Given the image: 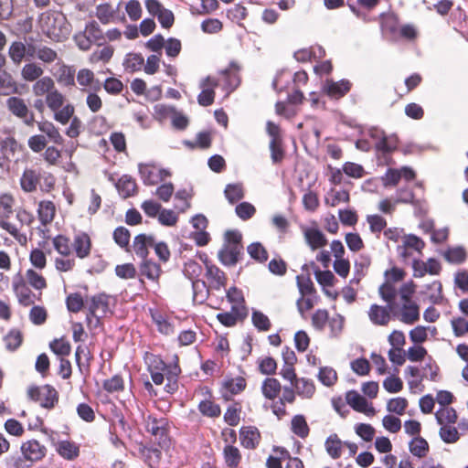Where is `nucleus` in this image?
I'll return each mask as SVG.
<instances>
[{
  "label": "nucleus",
  "mask_w": 468,
  "mask_h": 468,
  "mask_svg": "<svg viewBox=\"0 0 468 468\" xmlns=\"http://www.w3.org/2000/svg\"><path fill=\"white\" fill-rule=\"evenodd\" d=\"M145 430L149 432L161 447L169 444V421L166 418L156 417L150 414L146 417Z\"/></svg>",
  "instance_id": "f257e3e1"
},
{
  "label": "nucleus",
  "mask_w": 468,
  "mask_h": 468,
  "mask_svg": "<svg viewBox=\"0 0 468 468\" xmlns=\"http://www.w3.org/2000/svg\"><path fill=\"white\" fill-rule=\"evenodd\" d=\"M30 399L39 401L40 406L45 409H52L58 400L57 390L50 385L43 387H30L27 390Z\"/></svg>",
  "instance_id": "f03ea898"
},
{
  "label": "nucleus",
  "mask_w": 468,
  "mask_h": 468,
  "mask_svg": "<svg viewBox=\"0 0 468 468\" xmlns=\"http://www.w3.org/2000/svg\"><path fill=\"white\" fill-rule=\"evenodd\" d=\"M6 106L15 116L20 118L27 125H33L35 122L34 113L29 111L23 99L9 97L6 100Z\"/></svg>",
  "instance_id": "7ed1b4c3"
},
{
  "label": "nucleus",
  "mask_w": 468,
  "mask_h": 468,
  "mask_svg": "<svg viewBox=\"0 0 468 468\" xmlns=\"http://www.w3.org/2000/svg\"><path fill=\"white\" fill-rule=\"evenodd\" d=\"M109 299L110 296L104 292L98 293L90 298L88 314L86 315V322L88 326H91V316H95V313H97L99 310L101 311V316L106 315V314L110 311Z\"/></svg>",
  "instance_id": "20e7f679"
},
{
  "label": "nucleus",
  "mask_w": 468,
  "mask_h": 468,
  "mask_svg": "<svg viewBox=\"0 0 468 468\" xmlns=\"http://www.w3.org/2000/svg\"><path fill=\"white\" fill-rule=\"evenodd\" d=\"M352 83L346 79L339 81L326 79L322 86L323 91L330 98L339 99L344 97L351 90Z\"/></svg>",
  "instance_id": "39448f33"
},
{
  "label": "nucleus",
  "mask_w": 468,
  "mask_h": 468,
  "mask_svg": "<svg viewBox=\"0 0 468 468\" xmlns=\"http://www.w3.org/2000/svg\"><path fill=\"white\" fill-rule=\"evenodd\" d=\"M13 290L20 304L28 306L34 303L35 294L27 286L23 277L17 274L13 281Z\"/></svg>",
  "instance_id": "423d86ee"
},
{
  "label": "nucleus",
  "mask_w": 468,
  "mask_h": 468,
  "mask_svg": "<svg viewBox=\"0 0 468 468\" xmlns=\"http://www.w3.org/2000/svg\"><path fill=\"white\" fill-rule=\"evenodd\" d=\"M346 400L356 411L367 415H373L375 413V409L369 406L367 400L356 390L347 391Z\"/></svg>",
  "instance_id": "0eeeda50"
},
{
  "label": "nucleus",
  "mask_w": 468,
  "mask_h": 468,
  "mask_svg": "<svg viewBox=\"0 0 468 468\" xmlns=\"http://www.w3.org/2000/svg\"><path fill=\"white\" fill-rule=\"evenodd\" d=\"M239 69V66L231 61L229 68L221 71L225 77L224 90L228 94L234 91L240 84Z\"/></svg>",
  "instance_id": "6e6552de"
},
{
  "label": "nucleus",
  "mask_w": 468,
  "mask_h": 468,
  "mask_svg": "<svg viewBox=\"0 0 468 468\" xmlns=\"http://www.w3.org/2000/svg\"><path fill=\"white\" fill-rule=\"evenodd\" d=\"M239 441L246 449H255L261 441V433L254 426H243L239 430Z\"/></svg>",
  "instance_id": "1a4fd4ad"
},
{
  "label": "nucleus",
  "mask_w": 468,
  "mask_h": 468,
  "mask_svg": "<svg viewBox=\"0 0 468 468\" xmlns=\"http://www.w3.org/2000/svg\"><path fill=\"white\" fill-rule=\"evenodd\" d=\"M243 246H226L218 251V260L225 266H234L239 261L242 253Z\"/></svg>",
  "instance_id": "9d476101"
},
{
  "label": "nucleus",
  "mask_w": 468,
  "mask_h": 468,
  "mask_svg": "<svg viewBox=\"0 0 468 468\" xmlns=\"http://www.w3.org/2000/svg\"><path fill=\"white\" fill-rule=\"evenodd\" d=\"M21 451L27 460L37 462L46 455V447L32 440L22 444Z\"/></svg>",
  "instance_id": "9b49d317"
},
{
  "label": "nucleus",
  "mask_w": 468,
  "mask_h": 468,
  "mask_svg": "<svg viewBox=\"0 0 468 468\" xmlns=\"http://www.w3.org/2000/svg\"><path fill=\"white\" fill-rule=\"evenodd\" d=\"M56 452L64 459L72 461L76 459L80 454V447L77 443L62 440L55 442L53 441Z\"/></svg>",
  "instance_id": "f8f14e48"
},
{
  "label": "nucleus",
  "mask_w": 468,
  "mask_h": 468,
  "mask_svg": "<svg viewBox=\"0 0 468 468\" xmlns=\"http://www.w3.org/2000/svg\"><path fill=\"white\" fill-rule=\"evenodd\" d=\"M373 138H379L376 143V149L383 154H390L397 149L398 140L396 137L388 138L382 131L375 129L370 132Z\"/></svg>",
  "instance_id": "ddd939ff"
},
{
  "label": "nucleus",
  "mask_w": 468,
  "mask_h": 468,
  "mask_svg": "<svg viewBox=\"0 0 468 468\" xmlns=\"http://www.w3.org/2000/svg\"><path fill=\"white\" fill-rule=\"evenodd\" d=\"M303 235L306 243L312 250L323 248L327 244L324 234L317 228H305Z\"/></svg>",
  "instance_id": "4468645a"
},
{
  "label": "nucleus",
  "mask_w": 468,
  "mask_h": 468,
  "mask_svg": "<svg viewBox=\"0 0 468 468\" xmlns=\"http://www.w3.org/2000/svg\"><path fill=\"white\" fill-rule=\"evenodd\" d=\"M154 246V236L146 234H138L133 239V250L135 254L142 260L148 257V247Z\"/></svg>",
  "instance_id": "2eb2a0df"
},
{
  "label": "nucleus",
  "mask_w": 468,
  "mask_h": 468,
  "mask_svg": "<svg viewBox=\"0 0 468 468\" xmlns=\"http://www.w3.org/2000/svg\"><path fill=\"white\" fill-rule=\"evenodd\" d=\"M246 315L247 311L244 306L240 308L237 305H232L230 313H219L217 314V319L223 325L230 327L236 324L238 318L243 319Z\"/></svg>",
  "instance_id": "dca6fc26"
},
{
  "label": "nucleus",
  "mask_w": 468,
  "mask_h": 468,
  "mask_svg": "<svg viewBox=\"0 0 468 468\" xmlns=\"http://www.w3.org/2000/svg\"><path fill=\"white\" fill-rule=\"evenodd\" d=\"M16 149L17 143L14 138L6 137L0 141V166L15 157Z\"/></svg>",
  "instance_id": "f3484780"
},
{
  "label": "nucleus",
  "mask_w": 468,
  "mask_h": 468,
  "mask_svg": "<svg viewBox=\"0 0 468 468\" xmlns=\"http://www.w3.org/2000/svg\"><path fill=\"white\" fill-rule=\"evenodd\" d=\"M390 310L388 307L372 304L368 311L370 321L374 324L387 325L390 320Z\"/></svg>",
  "instance_id": "a211bd4d"
},
{
  "label": "nucleus",
  "mask_w": 468,
  "mask_h": 468,
  "mask_svg": "<svg viewBox=\"0 0 468 468\" xmlns=\"http://www.w3.org/2000/svg\"><path fill=\"white\" fill-rule=\"evenodd\" d=\"M73 247L76 255L84 259L90 253L91 242L89 235L85 232H80L74 237Z\"/></svg>",
  "instance_id": "6ab92c4d"
},
{
  "label": "nucleus",
  "mask_w": 468,
  "mask_h": 468,
  "mask_svg": "<svg viewBox=\"0 0 468 468\" xmlns=\"http://www.w3.org/2000/svg\"><path fill=\"white\" fill-rule=\"evenodd\" d=\"M206 271V276L209 280L213 289L219 290L221 287L226 286V274L218 266L214 264L207 266Z\"/></svg>",
  "instance_id": "aec40b11"
},
{
  "label": "nucleus",
  "mask_w": 468,
  "mask_h": 468,
  "mask_svg": "<svg viewBox=\"0 0 468 468\" xmlns=\"http://www.w3.org/2000/svg\"><path fill=\"white\" fill-rule=\"evenodd\" d=\"M115 186L123 198L133 197L136 194L137 185L131 176L123 175Z\"/></svg>",
  "instance_id": "412c9836"
},
{
  "label": "nucleus",
  "mask_w": 468,
  "mask_h": 468,
  "mask_svg": "<svg viewBox=\"0 0 468 468\" xmlns=\"http://www.w3.org/2000/svg\"><path fill=\"white\" fill-rule=\"evenodd\" d=\"M40 170L26 169L21 176L20 185L24 191L33 192L39 183Z\"/></svg>",
  "instance_id": "4be33fe9"
},
{
  "label": "nucleus",
  "mask_w": 468,
  "mask_h": 468,
  "mask_svg": "<svg viewBox=\"0 0 468 468\" xmlns=\"http://www.w3.org/2000/svg\"><path fill=\"white\" fill-rule=\"evenodd\" d=\"M420 319L419 306L415 303H404L399 320L406 324H413Z\"/></svg>",
  "instance_id": "5701e85b"
},
{
  "label": "nucleus",
  "mask_w": 468,
  "mask_h": 468,
  "mask_svg": "<svg viewBox=\"0 0 468 468\" xmlns=\"http://www.w3.org/2000/svg\"><path fill=\"white\" fill-rule=\"evenodd\" d=\"M8 56L14 65L19 66L26 60V43L20 40L13 41L8 48Z\"/></svg>",
  "instance_id": "b1692460"
},
{
  "label": "nucleus",
  "mask_w": 468,
  "mask_h": 468,
  "mask_svg": "<svg viewBox=\"0 0 468 468\" xmlns=\"http://www.w3.org/2000/svg\"><path fill=\"white\" fill-rule=\"evenodd\" d=\"M344 442L336 433L329 435L324 442V447L328 455L333 459H338L342 455V446Z\"/></svg>",
  "instance_id": "393cba45"
},
{
  "label": "nucleus",
  "mask_w": 468,
  "mask_h": 468,
  "mask_svg": "<svg viewBox=\"0 0 468 468\" xmlns=\"http://www.w3.org/2000/svg\"><path fill=\"white\" fill-rule=\"evenodd\" d=\"M44 73L40 65L36 62L26 63L21 69V77L25 81L33 82L39 79Z\"/></svg>",
  "instance_id": "a878e982"
},
{
  "label": "nucleus",
  "mask_w": 468,
  "mask_h": 468,
  "mask_svg": "<svg viewBox=\"0 0 468 468\" xmlns=\"http://www.w3.org/2000/svg\"><path fill=\"white\" fill-rule=\"evenodd\" d=\"M171 368L161 359H155L154 364L149 367L151 378L155 385H161L164 382L165 374L166 375Z\"/></svg>",
  "instance_id": "bb28decb"
},
{
  "label": "nucleus",
  "mask_w": 468,
  "mask_h": 468,
  "mask_svg": "<svg viewBox=\"0 0 468 468\" xmlns=\"http://www.w3.org/2000/svg\"><path fill=\"white\" fill-rule=\"evenodd\" d=\"M379 294L381 298L388 303L387 307L390 310L393 316H397L396 308L397 304L394 302L397 292L393 285L389 283H384L379 287Z\"/></svg>",
  "instance_id": "cd10ccee"
},
{
  "label": "nucleus",
  "mask_w": 468,
  "mask_h": 468,
  "mask_svg": "<svg viewBox=\"0 0 468 468\" xmlns=\"http://www.w3.org/2000/svg\"><path fill=\"white\" fill-rule=\"evenodd\" d=\"M139 174L144 185L153 186L160 181V175H157L154 165L140 164Z\"/></svg>",
  "instance_id": "c85d7f7f"
},
{
  "label": "nucleus",
  "mask_w": 468,
  "mask_h": 468,
  "mask_svg": "<svg viewBox=\"0 0 468 468\" xmlns=\"http://www.w3.org/2000/svg\"><path fill=\"white\" fill-rule=\"evenodd\" d=\"M292 385L302 398L310 399L315 392L314 381L305 378H297Z\"/></svg>",
  "instance_id": "c756f323"
},
{
  "label": "nucleus",
  "mask_w": 468,
  "mask_h": 468,
  "mask_svg": "<svg viewBox=\"0 0 468 468\" xmlns=\"http://www.w3.org/2000/svg\"><path fill=\"white\" fill-rule=\"evenodd\" d=\"M139 269L141 275L145 276L147 279L152 281L158 280L162 271L158 263L151 260H147V258L143 260Z\"/></svg>",
  "instance_id": "7c9ffc66"
},
{
  "label": "nucleus",
  "mask_w": 468,
  "mask_h": 468,
  "mask_svg": "<svg viewBox=\"0 0 468 468\" xmlns=\"http://www.w3.org/2000/svg\"><path fill=\"white\" fill-rule=\"evenodd\" d=\"M55 205L52 201H41L38 205V218L42 225L52 222L55 217Z\"/></svg>",
  "instance_id": "2f4dec72"
},
{
  "label": "nucleus",
  "mask_w": 468,
  "mask_h": 468,
  "mask_svg": "<svg viewBox=\"0 0 468 468\" xmlns=\"http://www.w3.org/2000/svg\"><path fill=\"white\" fill-rule=\"evenodd\" d=\"M121 3L118 4L117 7L114 9L108 3H103L96 7V16L100 20V22L103 25L109 24L112 19L114 17L117 10L119 9Z\"/></svg>",
  "instance_id": "473e14b6"
},
{
  "label": "nucleus",
  "mask_w": 468,
  "mask_h": 468,
  "mask_svg": "<svg viewBox=\"0 0 468 468\" xmlns=\"http://www.w3.org/2000/svg\"><path fill=\"white\" fill-rule=\"evenodd\" d=\"M38 129L40 132L47 134L51 142L56 144L61 145L64 143V139L58 132V129L50 122H38Z\"/></svg>",
  "instance_id": "72a5a7b5"
},
{
  "label": "nucleus",
  "mask_w": 468,
  "mask_h": 468,
  "mask_svg": "<svg viewBox=\"0 0 468 468\" xmlns=\"http://www.w3.org/2000/svg\"><path fill=\"white\" fill-rule=\"evenodd\" d=\"M282 386L278 379L268 378L261 386L262 394L268 399H274L280 393Z\"/></svg>",
  "instance_id": "f704fd0d"
},
{
  "label": "nucleus",
  "mask_w": 468,
  "mask_h": 468,
  "mask_svg": "<svg viewBox=\"0 0 468 468\" xmlns=\"http://www.w3.org/2000/svg\"><path fill=\"white\" fill-rule=\"evenodd\" d=\"M55 84L53 80L48 77H40L35 82L32 87L33 93L36 96H43L44 94L49 93L52 90H54Z\"/></svg>",
  "instance_id": "c9c22d12"
},
{
  "label": "nucleus",
  "mask_w": 468,
  "mask_h": 468,
  "mask_svg": "<svg viewBox=\"0 0 468 468\" xmlns=\"http://www.w3.org/2000/svg\"><path fill=\"white\" fill-rule=\"evenodd\" d=\"M292 431L302 439L309 435L310 429L303 415H295L292 419Z\"/></svg>",
  "instance_id": "e433bc0d"
},
{
  "label": "nucleus",
  "mask_w": 468,
  "mask_h": 468,
  "mask_svg": "<svg viewBox=\"0 0 468 468\" xmlns=\"http://www.w3.org/2000/svg\"><path fill=\"white\" fill-rule=\"evenodd\" d=\"M224 194L230 204H235L244 197L242 184H228L225 187Z\"/></svg>",
  "instance_id": "4c0bfd02"
},
{
  "label": "nucleus",
  "mask_w": 468,
  "mask_h": 468,
  "mask_svg": "<svg viewBox=\"0 0 468 468\" xmlns=\"http://www.w3.org/2000/svg\"><path fill=\"white\" fill-rule=\"evenodd\" d=\"M409 446L410 452L419 458L426 456L429 452V444L427 441L420 436L414 437L410 441Z\"/></svg>",
  "instance_id": "58836bf2"
},
{
  "label": "nucleus",
  "mask_w": 468,
  "mask_h": 468,
  "mask_svg": "<svg viewBox=\"0 0 468 468\" xmlns=\"http://www.w3.org/2000/svg\"><path fill=\"white\" fill-rule=\"evenodd\" d=\"M421 371L422 374L420 376V380L424 378H428L433 382L439 380L440 367L431 356H429L428 361L422 367Z\"/></svg>",
  "instance_id": "ea45409f"
},
{
  "label": "nucleus",
  "mask_w": 468,
  "mask_h": 468,
  "mask_svg": "<svg viewBox=\"0 0 468 468\" xmlns=\"http://www.w3.org/2000/svg\"><path fill=\"white\" fill-rule=\"evenodd\" d=\"M247 251L253 260L260 263H264L268 261V251L261 242H252L247 247Z\"/></svg>",
  "instance_id": "a19ab883"
},
{
  "label": "nucleus",
  "mask_w": 468,
  "mask_h": 468,
  "mask_svg": "<svg viewBox=\"0 0 468 468\" xmlns=\"http://www.w3.org/2000/svg\"><path fill=\"white\" fill-rule=\"evenodd\" d=\"M84 33L99 46L102 45L104 42L103 32L96 21L89 22L86 25Z\"/></svg>",
  "instance_id": "79ce46f5"
},
{
  "label": "nucleus",
  "mask_w": 468,
  "mask_h": 468,
  "mask_svg": "<svg viewBox=\"0 0 468 468\" xmlns=\"http://www.w3.org/2000/svg\"><path fill=\"white\" fill-rule=\"evenodd\" d=\"M198 410L202 415L209 418H217L221 414L219 405L209 399L201 400L198 404Z\"/></svg>",
  "instance_id": "37998d69"
},
{
  "label": "nucleus",
  "mask_w": 468,
  "mask_h": 468,
  "mask_svg": "<svg viewBox=\"0 0 468 468\" xmlns=\"http://www.w3.org/2000/svg\"><path fill=\"white\" fill-rule=\"evenodd\" d=\"M144 64V58L141 54L129 53L123 62V66L126 70L130 72H135L141 69Z\"/></svg>",
  "instance_id": "c03bdc74"
},
{
  "label": "nucleus",
  "mask_w": 468,
  "mask_h": 468,
  "mask_svg": "<svg viewBox=\"0 0 468 468\" xmlns=\"http://www.w3.org/2000/svg\"><path fill=\"white\" fill-rule=\"evenodd\" d=\"M223 453H224L226 464L229 467H230V468L237 467L239 465V463H240L241 455L237 447L232 446V445H227L224 448Z\"/></svg>",
  "instance_id": "a18cd8bd"
},
{
  "label": "nucleus",
  "mask_w": 468,
  "mask_h": 468,
  "mask_svg": "<svg viewBox=\"0 0 468 468\" xmlns=\"http://www.w3.org/2000/svg\"><path fill=\"white\" fill-rule=\"evenodd\" d=\"M317 378L323 385L331 387L336 382L337 374L333 367H320Z\"/></svg>",
  "instance_id": "49530a36"
},
{
  "label": "nucleus",
  "mask_w": 468,
  "mask_h": 468,
  "mask_svg": "<svg viewBox=\"0 0 468 468\" xmlns=\"http://www.w3.org/2000/svg\"><path fill=\"white\" fill-rule=\"evenodd\" d=\"M23 336L19 330H11L5 337V347L9 351L16 350L22 344Z\"/></svg>",
  "instance_id": "de8ad7c7"
},
{
  "label": "nucleus",
  "mask_w": 468,
  "mask_h": 468,
  "mask_svg": "<svg viewBox=\"0 0 468 468\" xmlns=\"http://www.w3.org/2000/svg\"><path fill=\"white\" fill-rule=\"evenodd\" d=\"M445 260L451 263L460 264L466 259V252L463 247L448 249L443 254Z\"/></svg>",
  "instance_id": "09e8293b"
},
{
  "label": "nucleus",
  "mask_w": 468,
  "mask_h": 468,
  "mask_svg": "<svg viewBox=\"0 0 468 468\" xmlns=\"http://www.w3.org/2000/svg\"><path fill=\"white\" fill-rule=\"evenodd\" d=\"M435 417L440 425H443L445 422L453 424L457 421V413L453 408L444 407L436 412Z\"/></svg>",
  "instance_id": "8fccbe9b"
},
{
  "label": "nucleus",
  "mask_w": 468,
  "mask_h": 468,
  "mask_svg": "<svg viewBox=\"0 0 468 468\" xmlns=\"http://www.w3.org/2000/svg\"><path fill=\"white\" fill-rule=\"evenodd\" d=\"M251 321L253 325L259 331H268L271 329V323L269 317L261 311H253L251 314Z\"/></svg>",
  "instance_id": "3c124183"
},
{
  "label": "nucleus",
  "mask_w": 468,
  "mask_h": 468,
  "mask_svg": "<svg viewBox=\"0 0 468 468\" xmlns=\"http://www.w3.org/2000/svg\"><path fill=\"white\" fill-rule=\"evenodd\" d=\"M49 348L53 353L58 356H67L71 352V346L69 341L60 339H54L49 343Z\"/></svg>",
  "instance_id": "603ef678"
},
{
  "label": "nucleus",
  "mask_w": 468,
  "mask_h": 468,
  "mask_svg": "<svg viewBox=\"0 0 468 468\" xmlns=\"http://www.w3.org/2000/svg\"><path fill=\"white\" fill-rule=\"evenodd\" d=\"M408 407V400L405 398L398 397L390 399L387 403V410L398 415L404 414Z\"/></svg>",
  "instance_id": "864d4df0"
},
{
  "label": "nucleus",
  "mask_w": 468,
  "mask_h": 468,
  "mask_svg": "<svg viewBox=\"0 0 468 468\" xmlns=\"http://www.w3.org/2000/svg\"><path fill=\"white\" fill-rule=\"evenodd\" d=\"M112 238L117 245L122 249H127L131 234L128 229L120 226L114 229Z\"/></svg>",
  "instance_id": "5fc2aeb1"
},
{
  "label": "nucleus",
  "mask_w": 468,
  "mask_h": 468,
  "mask_svg": "<svg viewBox=\"0 0 468 468\" xmlns=\"http://www.w3.org/2000/svg\"><path fill=\"white\" fill-rule=\"evenodd\" d=\"M46 103L51 111L56 112L63 106L64 96L58 90H52L46 96Z\"/></svg>",
  "instance_id": "6e6d98bb"
},
{
  "label": "nucleus",
  "mask_w": 468,
  "mask_h": 468,
  "mask_svg": "<svg viewBox=\"0 0 468 468\" xmlns=\"http://www.w3.org/2000/svg\"><path fill=\"white\" fill-rule=\"evenodd\" d=\"M271 158L273 164L281 163L284 158L282 139H271L270 142Z\"/></svg>",
  "instance_id": "4d7b16f0"
},
{
  "label": "nucleus",
  "mask_w": 468,
  "mask_h": 468,
  "mask_svg": "<svg viewBox=\"0 0 468 468\" xmlns=\"http://www.w3.org/2000/svg\"><path fill=\"white\" fill-rule=\"evenodd\" d=\"M206 282L202 280L196 279L192 281L193 300L195 302L203 303L207 297V290H206Z\"/></svg>",
  "instance_id": "13d9d810"
},
{
  "label": "nucleus",
  "mask_w": 468,
  "mask_h": 468,
  "mask_svg": "<svg viewBox=\"0 0 468 468\" xmlns=\"http://www.w3.org/2000/svg\"><path fill=\"white\" fill-rule=\"evenodd\" d=\"M328 320L329 314L325 309H318L312 315V324L318 331L324 330Z\"/></svg>",
  "instance_id": "bf43d9fd"
},
{
  "label": "nucleus",
  "mask_w": 468,
  "mask_h": 468,
  "mask_svg": "<svg viewBox=\"0 0 468 468\" xmlns=\"http://www.w3.org/2000/svg\"><path fill=\"white\" fill-rule=\"evenodd\" d=\"M66 305L69 312L76 314L83 308L84 301L79 292H74L67 296Z\"/></svg>",
  "instance_id": "052dcab7"
},
{
  "label": "nucleus",
  "mask_w": 468,
  "mask_h": 468,
  "mask_svg": "<svg viewBox=\"0 0 468 468\" xmlns=\"http://www.w3.org/2000/svg\"><path fill=\"white\" fill-rule=\"evenodd\" d=\"M142 454L144 458L145 463L150 468H154L158 464L161 458V451L157 448H146L142 450Z\"/></svg>",
  "instance_id": "680f3d73"
},
{
  "label": "nucleus",
  "mask_w": 468,
  "mask_h": 468,
  "mask_svg": "<svg viewBox=\"0 0 468 468\" xmlns=\"http://www.w3.org/2000/svg\"><path fill=\"white\" fill-rule=\"evenodd\" d=\"M367 221L372 233L380 234L387 227V220L379 215H368Z\"/></svg>",
  "instance_id": "e2e57ef3"
},
{
  "label": "nucleus",
  "mask_w": 468,
  "mask_h": 468,
  "mask_svg": "<svg viewBox=\"0 0 468 468\" xmlns=\"http://www.w3.org/2000/svg\"><path fill=\"white\" fill-rule=\"evenodd\" d=\"M75 70L69 67L63 66L59 69L58 82L65 87H71L75 85Z\"/></svg>",
  "instance_id": "0e129e2a"
},
{
  "label": "nucleus",
  "mask_w": 468,
  "mask_h": 468,
  "mask_svg": "<svg viewBox=\"0 0 468 468\" xmlns=\"http://www.w3.org/2000/svg\"><path fill=\"white\" fill-rule=\"evenodd\" d=\"M235 212L240 219L248 220L254 216L256 208L249 202H241L236 206Z\"/></svg>",
  "instance_id": "69168bd1"
},
{
  "label": "nucleus",
  "mask_w": 468,
  "mask_h": 468,
  "mask_svg": "<svg viewBox=\"0 0 468 468\" xmlns=\"http://www.w3.org/2000/svg\"><path fill=\"white\" fill-rule=\"evenodd\" d=\"M296 282L299 292L303 296L310 295L315 292L314 283L309 276L304 277L303 275H298L296 277Z\"/></svg>",
  "instance_id": "338daca9"
},
{
  "label": "nucleus",
  "mask_w": 468,
  "mask_h": 468,
  "mask_svg": "<svg viewBox=\"0 0 468 468\" xmlns=\"http://www.w3.org/2000/svg\"><path fill=\"white\" fill-rule=\"evenodd\" d=\"M268 270L277 276H284L287 272V263L282 258H274L270 261Z\"/></svg>",
  "instance_id": "774afa93"
}]
</instances>
